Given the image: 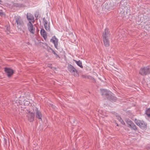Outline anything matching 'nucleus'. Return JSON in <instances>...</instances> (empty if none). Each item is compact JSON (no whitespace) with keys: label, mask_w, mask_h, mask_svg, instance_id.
<instances>
[{"label":"nucleus","mask_w":150,"mask_h":150,"mask_svg":"<svg viewBox=\"0 0 150 150\" xmlns=\"http://www.w3.org/2000/svg\"><path fill=\"white\" fill-rule=\"evenodd\" d=\"M67 69L70 73L75 76H79V72L71 64H69L67 67Z\"/></svg>","instance_id":"f257e3e1"},{"label":"nucleus","mask_w":150,"mask_h":150,"mask_svg":"<svg viewBox=\"0 0 150 150\" xmlns=\"http://www.w3.org/2000/svg\"><path fill=\"white\" fill-rule=\"evenodd\" d=\"M137 125L142 129H146L147 127V124L142 120H136Z\"/></svg>","instance_id":"f03ea898"},{"label":"nucleus","mask_w":150,"mask_h":150,"mask_svg":"<svg viewBox=\"0 0 150 150\" xmlns=\"http://www.w3.org/2000/svg\"><path fill=\"white\" fill-rule=\"evenodd\" d=\"M15 21L17 24V27L20 28L22 27L24 23L21 17L19 16H16L15 17Z\"/></svg>","instance_id":"7ed1b4c3"},{"label":"nucleus","mask_w":150,"mask_h":150,"mask_svg":"<svg viewBox=\"0 0 150 150\" xmlns=\"http://www.w3.org/2000/svg\"><path fill=\"white\" fill-rule=\"evenodd\" d=\"M150 72V69L147 67L141 68L139 71L140 74L143 76L149 74Z\"/></svg>","instance_id":"20e7f679"},{"label":"nucleus","mask_w":150,"mask_h":150,"mask_svg":"<svg viewBox=\"0 0 150 150\" xmlns=\"http://www.w3.org/2000/svg\"><path fill=\"white\" fill-rule=\"evenodd\" d=\"M127 123L128 125V127L131 129L135 130L137 129V127L134 123L130 120H127Z\"/></svg>","instance_id":"39448f33"},{"label":"nucleus","mask_w":150,"mask_h":150,"mask_svg":"<svg viewBox=\"0 0 150 150\" xmlns=\"http://www.w3.org/2000/svg\"><path fill=\"white\" fill-rule=\"evenodd\" d=\"M102 36L103 38H104L105 37V38H110V34L108 29L106 28L105 30L104 31L103 33Z\"/></svg>","instance_id":"423d86ee"},{"label":"nucleus","mask_w":150,"mask_h":150,"mask_svg":"<svg viewBox=\"0 0 150 150\" xmlns=\"http://www.w3.org/2000/svg\"><path fill=\"white\" fill-rule=\"evenodd\" d=\"M4 71L6 73L8 77L11 76L13 73V70L10 68H5Z\"/></svg>","instance_id":"0eeeda50"},{"label":"nucleus","mask_w":150,"mask_h":150,"mask_svg":"<svg viewBox=\"0 0 150 150\" xmlns=\"http://www.w3.org/2000/svg\"><path fill=\"white\" fill-rule=\"evenodd\" d=\"M58 39L55 36L52 37L50 40L51 42L54 44L55 47L57 49H58L57 46L58 45Z\"/></svg>","instance_id":"6e6552de"},{"label":"nucleus","mask_w":150,"mask_h":150,"mask_svg":"<svg viewBox=\"0 0 150 150\" xmlns=\"http://www.w3.org/2000/svg\"><path fill=\"white\" fill-rule=\"evenodd\" d=\"M32 23L31 22H29V31L31 33L34 34L35 32V28L34 27Z\"/></svg>","instance_id":"1a4fd4ad"},{"label":"nucleus","mask_w":150,"mask_h":150,"mask_svg":"<svg viewBox=\"0 0 150 150\" xmlns=\"http://www.w3.org/2000/svg\"><path fill=\"white\" fill-rule=\"evenodd\" d=\"M43 21H44V26L45 30L47 31H50V23H48L47 21L45 20L44 18L43 19Z\"/></svg>","instance_id":"9d476101"},{"label":"nucleus","mask_w":150,"mask_h":150,"mask_svg":"<svg viewBox=\"0 0 150 150\" xmlns=\"http://www.w3.org/2000/svg\"><path fill=\"white\" fill-rule=\"evenodd\" d=\"M106 98L107 99L110 100H116V99L115 97H114L113 94L110 91L108 92V93Z\"/></svg>","instance_id":"9b49d317"},{"label":"nucleus","mask_w":150,"mask_h":150,"mask_svg":"<svg viewBox=\"0 0 150 150\" xmlns=\"http://www.w3.org/2000/svg\"><path fill=\"white\" fill-rule=\"evenodd\" d=\"M40 33L41 35L43 36L45 40H46L47 38V33L45 30L42 29L40 30Z\"/></svg>","instance_id":"f8f14e48"},{"label":"nucleus","mask_w":150,"mask_h":150,"mask_svg":"<svg viewBox=\"0 0 150 150\" xmlns=\"http://www.w3.org/2000/svg\"><path fill=\"white\" fill-rule=\"evenodd\" d=\"M104 38H103V40L104 45L106 47H108L109 45L110 42L109 40V38H105V37Z\"/></svg>","instance_id":"ddd939ff"},{"label":"nucleus","mask_w":150,"mask_h":150,"mask_svg":"<svg viewBox=\"0 0 150 150\" xmlns=\"http://www.w3.org/2000/svg\"><path fill=\"white\" fill-rule=\"evenodd\" d=\"M108 92H110V91L105 89H103L101 90V94L102 96L104 97H106L108 93Z\"/></svg>","instance_id":"4468645a"},{"label":"nucleus","mask_w":150,"mask_h":150,"mask_svg":"<svg viewBox=\"0 0 150 150\" xmlns=\"http://www.w3.org/2000/svg\"><path fill=\"white\" fill-rule=\"evenodd\" d=\"M30 117V121L32 122L34 120V114L33 113H30V112H29V118Z\"/></svg>","instance_id":"2eb2a0df"},{"label":"nucleus","mask_w":150,"mask_h":150,"mask_svg":"<svg viewBox=\"0 0 150 150\" xmlns=\"http://www.w3.org/2000/svg\"><path fill=\"white\" fill-rule=\"evenodd\" d=\"M74 61L78 66L82 68H83V66L82 65V62L81 61H80V60L77 61L74 59Z\"/></svg>","instance_id":"dca6fc26"},{"label":"nucleus","mask_w":150,"mask_h":150,"mask_svg":"<svg viewBox=\"0 0 150 150\" xmlns=\"http://www.w3.org/2000/svg\"><path fill=\"white\" fill-rule=\"evenodd\" d=\"M29 20H30V21L29 22H31V23H34L35 22V21L34 20V18L33 15L31 14H30V15H29Z\"/></svg>","instance_id":"f3484780"},{"label":"nucleus","mask_w":150,"mask_h":150,"mask_svg":"<svg viewBox=\"0 0 150 150\" xmlns=\"http://www.w3.org/2000/svg\"><path fill=\"white\" fill-rule=\"evenodd\" d=\"M29 106H32L33 109L34 108V106H35V103L32 100H30L29 101Z\"/></svg>","instance_id":"a211bd4d"},{"label":"nucleus","mask_w":150,"mask_h":150,"mask_svg":"<svg viewBox=\"0 0 150 150\" xmlns=\"http://www.w3.org/2000/svg\"><path fill=\"white\" fill-rule=\"evenodd\" d=\"M87 79H90L92 82H96V80L94 78L90 76H87Z\"/></svg>","instance_id":"6ab92c4d"},{"label":"nucleus","mask_w":150,"mask_h":150,"mask_svg":"<svg viewBox=\"0 0 150 150\" xmlns=\"http://www.w3.org/2000/svg\"><path fill=\"white\" fill-rule=\"evenodd\" d=\"M36 117L39 119H41L42 114L41 112L39 111H37L36 112Z\"/></svg>","instance_id":"aec40b11"},{"label":"nucleus","mask_w":150,"mask_h":150,"mask_svg":"<svg viewBox=\"0 0 150 150\" xmlns=\"http://www.w3.org/2000/svg\"><path fill=\"white\" fill-rule=\"evenodd\" d=\"M146 114L148 117H150V108H149L146 110Z\"/></svg>","instance_id":"412c9836"},{"label":"nucleus","mask_w":150,"mask_h":150,"mask_svg":"<svg viewBox=\"0 0 150 150\" xmlns=\"http://www.w3.org/2000/svg\"><path fill=\"white\" fill-rule=\"evenodd\" d=\"M39 15V12H36L35 13V17L37 18L38 16Z\"/></svg>","instance_id":"4be33fe9"},{"label":"nucleus","mask_w":150,"mask_h":150,"mask_svg":"<svg viewBox=\"0 0 150 150\" xmlns=\"http://www.w3.org/2000/svg\"><path fill=\"white\" fill-rule=\"evenodd\" d=\"M49 48L52 51V52L54 54L56 55V53H55V52L54 51V50L51 48L50 47H49Z\"/></svg>","instance_id":"5701e85b"},{"label":"nucleus","mask_w":150,"mask_h":150,"mask_svg":"<svg viewBox=\"0 0 150 150\" xmlns=\"http://www.w3.org/2000/svg\"><path fill=\"white\" fill-rule=\"evenodd\" d=\"M87 76H88L83 75L82 76V77L83 78L86 79Z\"/></svg>","instance_id":"b1692460"},{"label":"nucleus","mask_w":150,"mask_h":150,"mask_svg":"<svg viewBox=\"0 0 150 150\" xmlns=\"http://www.w3.org/2000/svg\"><path fill=\"white\" fill-rule=\"evenodd\" d=\"M52 64H49L48 65V67H50V68H51L52 67Z\"/></svg>","instance_id":"393cba45"},{"label":"nucleus","mask_w":150,"mask_h":150,"mask_svg":"<svg viewBox=\"0 0 150 150\" xmlns=\"http://www.w3.org/2000/svg\"><path fill=\"white\" fill-rule=\"evenodd\" d=\"M4 141H5V144H6V142H7L6 139L4 138Z\"/></svg>","instance_id":"a878e982"},{"label":"nucleus","mask_w":150,"mask_h":150,"mask_svg":"<svg viewBox=\"0 0 150 150\" xmlns=\"http://www.w3.org/2000/svg\"><path fill=\"white\" fill-rule=\"evenodd\" d=\"M55 55H56V56L57 57H58L59 58H60V57L59 56V55H58L57 54H56Z\"/></svg>","instance_id":"bb28decb"},{"label":"nucleus","mask_w":150,"mask_h":150,"mask_svg":"<svg viewBox=\"0 0 150 150\" xmlns=\"http://www.w3.org/2000/svg\"><path fill=\"white\" fill-rule=\"evenodd\" d=\"M27 19L28 20V13L27 14Z\"/></svg>","instance_id":"cd10ccee"},{"label":"nucleus","mask_w":150,"mask_h":150,"mask_svg":"<svg viewBox=\"0 0 150 150\" xmlns=\"http://www.w3.org/2000/svg\"><path fill=\"white\" fill-rule=\"evenodd\" d=\"M1 2H2V1L1 0H0V3Z\"/></svg>","instance_id":"c85d7f7f"},{"label":"nucleus","mask_w":150,"mask_h":150,"mask_svg":"<svg viewBox=\"0 0 150 150\" xmlns=\"http://www.w3.org/2000/svg\"><path fill=\"white\" fill-rule=\"evenodd\" d=\"M1 13L0 12V15H1Z\"/></svg>","instance_id":"c756f323"}]
</instances>
